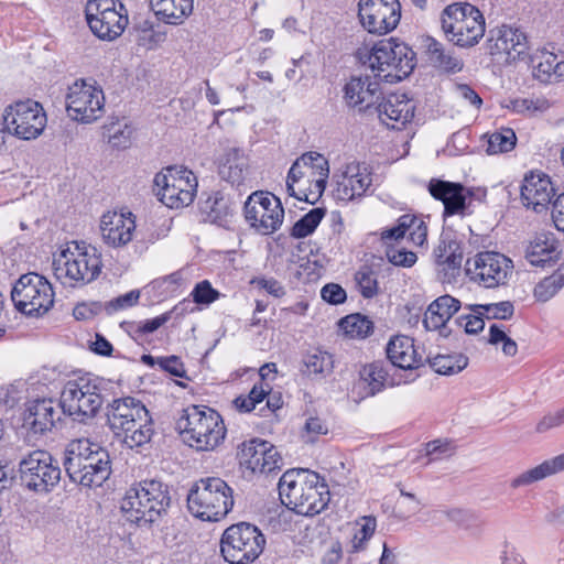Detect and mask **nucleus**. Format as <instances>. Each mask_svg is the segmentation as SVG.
<instances>
[{"label":"nucleus","instance_id":"obj_60","mask_svg":"<svg viewBox=\"0 0 564 564\" xmlns=\"http://www.w3.org/2000/svg\"><path fill=\"white\" fill-rule=\"evenodd\" d=\"M119 3L121 2L118 0H88L85 8L86 20L89 21L116 9Z\"/></svg>","mask_w":564,"mask_h":564},{"label":"nucleus","instance_id":"obj_55","mask_svg":"<svg viewBox=\"0 0 564 564\" xmlns=\"http://www.w3.org/2000/svg\"><path fill=\"white\" fill-rule=\"evenodd\" d=\"M317 154L318 153L316 152H307L304 153L299 159H296L292 166L290 167L286 178L297 183L306 175V171H304V169L310 170L312 172V169L315 163L314 156H317Z\"/></svg>","mask_w":564,"mask_h":564},{"label":"nucleus","instance_id":"obj_16","mask_svg":"<svg viewBox=\"0 0 564 564\" xmlns=\"http://www.w3.org/2000/svg\"><path fill=\"white\" fill-rule=\"evenodd\" d=\"M4 129L22 140H33L46 126V113L41 104L32 99L19 100L4 108Z\"/></svg>","mask_w":564,"mask_h":564},{"label":"nucleus","instance_id":"obj_54","mask_svg":"<svg viewBox=\"0 0 564 564\" xmlns=\"http://www.w3.org/2000/svg\"><path fill=\"white\" fill-rule=\"evenodd\" d=\"M140 299V291L139 290H131L130 292L119 295L116 299H112L111 301L106 302L102 304V308L108 315H111L118 311L126 310L129 307H132L137 305L138 301Z\"/></svg>","mask_w":564,"mask_h":564},{"label":"nucleus","instance_id":"obj_2","mask_svg":"<svg viewBox=\"0 0 564 564\" xmlns=\"http://www.w3.org/2000/svg\"><path fill=\"white\" fill-rule=\"evenodd\" d=\"M63 465L73 482L88 488L101 486L111 474L108 452L87 438L67 445Z\"/></svg>","mask_w":564,"mask_h":564},{"label":"nucleus","instance_id":"obj_6","mask_svg":"<svg viewBox=\"0 0 564 564\" xmlns=\"http://www.w3.org/2000/svg\"><path fill=\"white\" fill-rule=\"evenodd\" d=\"M101 268L100 253L95 247L85 242H72L53 260L56 279L73 288L95 281Z\"/></svg>","mask_w":564,"mask_h":564},{"label":"nucleus","instance_id":"obj_25","mask_svg":"<svg viewBox=\"0 0 564 564\" xmlns=\"http://www.w3.org/2000/svg\"><path fill=\"white\" fill-rule=\"evenodd\" d=\"M135 220L131 213L108 212L100 220V231L106 245L113 248L126 246L132 240L135 231Z\"/></svg>","mask_w":564,"mask_h":564},{"label":"nucleus","instance_id":"obj_10","mask_svg":"<svg viewBox=\"0 0 564 564\" xmlns=\"http://www.w3.org/2000/svg\"><path fill=\"white\" fill-rule=\"evenodd\" d=\"M265 538L253 524L239 522L228 527L220 539V553L229 564H249L263 552Z\"/></svg>","mask_w":564,"mask_h":564},{"label":"nucleus","instance_id":"obj_24","mask_svg":"<svg viewBox=\"0 0 564 564\" xmlns=\"http://www.w3.org/2000/svg\"><path fill=\"white\" fill-rule=\"evenodd\" d=\"M435 262L443 281H455L462 271L463 249L456 235L452 231H443L438 245L434 249Z\"/></svg>","mask_w":564,"mask_h":564},{"label":"nucleus","instance_id":"obj_44","mask_svg":"<svg viewBox=\"0 0 564 564\" xmlns=\"http://www.w3.org/2000/svg\"><path fill=\"white\" fill-rule=\"evenodd\" d=\"M388 370L381 361H375L362 367L360 378L369 388V395L380 392L387 382Z\"/></svg>","mask_w":564,"mask_h":564},{"label":"nucleus","instance_id":"obj_8","mask_svg":"<svg viewBox=\"0 0 564 564\" xmlns=\"http://www.w3.org/2000/svg\"><path fill=\"white\" fill-rule=\"evenodd\" d=\"M106 386V381L99 377L68 380L61 394L63 413L79 422L94 417L108 395Z\"/></svg>","mask_w":564,"mask_h":564},{"label":"nucleus","instance_id":"obj_46","mask_svg":"<svg viewBox=\"0 0 564 564\" xmlns=\"http://www.w3.org/2000/svg\"><path fill=\"white\" fill-rule=\"evenodd\" d=\"M133 128L127 121L111 122L105 127L108 143L116 149H127L132 143Z\"/></svg>","mask_w":564,"mask_h":564},{"label":"nucleus","instance_id":"obj_12","mask_svg":"<svg viewBox=\"0 0 564 564\" xmlns=\"http://www.w3.org/2000/svg\"><path fill=\"white\" fill-rule=\"evenodd\" d=\"M61 474L57 462L43 449L29 452L19 463L21 485L37 495L52 492L61 481Z\"/></svg>","mask_w":564,"mask_h":564},{"label":"nucleus","instance_id":"obj_15","mask_svg":"<svg viewBox=\"0 0 564 564\" xmlns=\"http://www.w3.org/2000/svg\"><path fill=\"white\" fill-rule=\"evenodd\" d=\"M431 196L443 203V217L454 215L466 216L471 214L475 200L482 202L487 192L480 187H466L458 182L432 178L427 185Z\"/></svg>","mask_w":564,"mask_h":564},{"label":"nucleus","instance_id":"obj_27","mask_svg":"<svg viewBox=\"0 0 564 564\" xmlns=\"http://www.w3.org/2000/svg\"><path fill=\"white\" fill-rule=\"evenodd\" d=\"M61 403L56 404L52 399L32 401L24 415V424L34 434H43L51 431L56 421L61 419Z\"/></svg>","mask_w":564,"mask_h":564},{"label":"nucleus","instance_id":"obj_11","mask_svg":"<svg viewBox=\"0 0 564 564\" xmlns=\"http://www.w3.org/2000/svg\"><path fill=\"white\" fill-rule=\"evenodd\" d=\"M52 284L43 275L29 272L14 283L11 300L14 307L26 316H42L54 305Z\"/></svg>","mask_w":564,"mask_h":564},{"label":"nucleus","instance_id":"obj_37","mask_svg":"<svg viewBox=\"0 0 564 564\" xmlns=\"http://www.w3.org/2000/svg\"><path fill=\"white\" fill-rule=\"evenodd\" d=\"M424 46L427 59L433 67L449 74H455L463 69V61L446 50L441 42L427 36L424 40Z\"/></svg>","mask_w":564,"mask_h":564},{"label":"nucleus","instance_id":"obj_19","mask_svg":"<svg viewBox=\"0 0 564 564\" xmlns=\"http://www.w3.org/2000/svg\"><path fill=\"white\" fill-rule=\"evenodd\" d=\"M358 17L361 25L373 34H387L401 19L399 0H359Z\"/></svg>","mask_w":564,"mask_h":564},{"label":"nucleus","instance_id":"obj_13","mask_svg":"<svg viewBox=\"0 0 564 564\" xmlns=\"http://www.w3.org/2000/svg\"><path fill=\"white\" fill-rule=\"evenodd\" d=\"M159 199L170 208H181L193 203L197 191V178L184 167L169 166L154 176Z\"/></svg>","mask_w":564,"mask_h":564},{"label":"nucleus","instance_id":"obj_45","mask_svg":"<svg viewBox=\"0 0 564 564\" xmlns=\"http://www.w3.org/2000/svg\"><path fill=\"white\" fill-rule=\"evenodd\" d=\"M564 286V264L554 273L544 278L534 288V297L540 302H547Z\"/></svg>","mask_w":564,"mask_h":564},{"label":"nucleus","instance_id":"obj_36","mask_svg":"<svg viewBox=\"0 0 564 564\" xmlns=\"http://www.w3.org/2000/svg\"><path fill=\"white\" fill-rule=\"evenodd\" d=\"M237 206L235 195L226 188L213 191L204 203L203 209L208 218L216 224L221 225L232 216Z\"/></svg>","mask_w":564,"mask_h":564},{"label":"nucleus","instance_id":"obj_33","mask_svg":"<svg viewBox=\"0 0 564 564\" xmlns=\"http://www.w3.org/2000/svg\"><path fill=\"white\" fill-rule=\"evenodd\" d=\"M460 308V302L451 296L442 295L434 300L426 308L423 325L426 330H441L446 323Z\"/></svg>","mask_w":564,"mask_h":564},{"label":"nucleus","instance_id":"obj_58","mask_svg":"<svg viewBox=\"0 0 564 564\" xmlns=\"http://www.w3.org/2000/svg\"><path fill=\"white\" fill-rule=\"evenodd\" d=\"M470 310H471V313L459 315L455 319V323L459 327H463L467 334H477L480 330H482L485 327V322H484L485 315L482 313H476L473 310V306L470 307Z\"/></svg>","mask_w":564,"mask_h":564},{"label":"nucleus","instance_id":"obj_38","mask_svg":"<svg viewBox=\"0 0 564 564\" xmlns=\"http://www.w3.org/2000/svg\"><path fill=\"white\" fill-rule=\"evenodd\" d=\"M154 14L167 24H180L193 11V0H150Z\"/></svg>","mask_w":564,"mask_h":564},{"label":"nucleus","instance_id":"obj_30","mask_svg":"<svg viewBox=\"0 0 564 564\" xmlns=\"http://www.w3.org/2000/svg\"><path fill=\"white\" fill-rule=\"evenodd\" d=\"M387 357L392 366L401 369H416L423 365V357L417 352L413 338L404 335L390 339Z\"/></svg>","mask_w":564,"mask_h":564},{"label":"nucleus","instance_id":"obj_53","mask_svg":"<svg viewBox=\"0 0 564 564\" xmlns=\"http://www.w3.org/2000/svg\"><path fill=\"white\" fill-rule=\"evenodd\" d=\"M191 296L196 304L209 305L220 297L219 291L212 286L208 280H203L194 286Z\"/></svg>","mask_w":564,"mask_h":564},{"label":"nucleus","instance_id":"obj_42","mask_svg":"<svg viewBox=\"0 0 564 564\" xmlns=\"http://www.w3.org/2000/svg\"><path fill=\"white\" fill-rule=\"evenodd\" d=\"M430 366L440 375L451 376L460 372L468 365V358L463 354L437 355L429 357Z\"/></svg>","mask_w":564,"mask_h":564},{"label":"nucleus","instance_id":"obj_14","mask_svg":"<svg viewBox=\"0 0 564 564\" xmlns=\"http://www.w3.org/2000/svg\"><path fill=\"white\" fill-rule=\"evenodd\" d=\"M465 271L474 283L496 289L508 283L513 272V262L500 252L480 251L467 259Z\"/></svg>","mask_w":564,"mask_h":564},{"label":"nucleus","instance_id":"obj_62","mask_svg":"<svg viewBox=\"0 0 564 564\" xmlns=\"http://www.w3.org/2000/svg\"><path fill=\"white\" fill-rule=\"evenodd\" d=\"M184 278L182 271H175L166 276L153 282L154 288L162 289L165 294H172L183 284Z\"/></svg>","mask_w":564,"mask_h":564},{"label":"nucleus","instance_id":"obj_63","mask_svg":"<svg viewBox=\"0 0 564 564\" xmlns=\"http://www.w3.org/2000/svg\"><path fill=\"white\" fill-rule=\"evenodd\" d=\"M283 459L278 449L271 444L265 457L261 458L259 474H270L279 470Z\"/></svg>","mask_w":564,"mask_h":564},{"label":"nucleus","instance_id":"obj_56","mask_svg":"<svg viewBox=\"0 0 564 564\" xmlns=\"http://www.w3.org/2000/svg\"><path fill=\"white\" fill-rule=\"evenodd\" d=\"M314 159L315 163L312 169L311 175L317 176V178L314 180V188L317 194L316 197H319L326 187L329 174V166L328 161L322 154L318 153L317 156H314Z\"/></svg>","mask_w":564,"mask_h":564},{"label":"nucleus","instance_id":"obj_47","mask_svg":"<svg viewBox=\"0 0 564 564\" xmlns=\"http://www.w3.org/2000/svg\"><path fill=\"white\" fill-rule=\"evenodd\" d=\"M305 366V372L307 375H321L326 377L332 373L334 368V359L333 356L323 350H315L313 352H308L304 356L303 359Z\"/></svg>","mask_w":564,"mask_h":564},{"label":"nucleus","instance_id":"obj_57","mask_svg":"<svg viewBox=\"0 0 564 564\" xmlns=\"http://www.w3.org/2000/svg\"><path fill=\"white\" fill-rule=\"evenodd\" d=\"M405 216H408L411 220L406 221L409 224V229H406L409 239L415 246H423L427 237V227L424 220L412 214H405Z\"/></svg>","mask_w":564,"mask_h":564},{"label":"nucleus","instance_id":"obj_64","mask_svg":"<svg viewBox=\"0 0 564 564\" xmlns=\"http://www.w3.org/2000/svg\"><path fill=\"white\" fill-rule=\"evenodd\" d=\"M321 296L329 304H341L346 301V291L336 283H328L321 290Z\"/></svg>","mask_w":564,"mask_h":564},{"label":"nucleus","instance_id":"obj_5","mask_svg":"<svg viewBox=\"0 0 564 564\" xmlns=\"http://www.w3.org/2000/svg\"><path fill=\"white\" fill-rule=\"evenodd\" d=\"M183 441L196 451H214L226 436L220 414L205 405H192L177 420Z\"/></svg>","mask_w":564,"mask_h":564},{"label":"nucleus","instance_id":"obj_28","mask_svg":"<svg viewBox=\"0 0 564 564\" xmlns=\"http://www.w3.org/2000/svg\"><path fill=\"white\" fill-rule=\"evenodd\" d=\"M533 75L543 83L561 80L564 78V52L539 48L531 55Z\"/></svg>","mask_w":564,"mask_h":564},{"label":"nucleus","instance_id":"obj_59","mask_svg":"<svg viewBox=\"0 0 564 564\" xmlns=\"http://www.w3.org/2000/svg\"><path fill=\"white\" fill-rule=\"evenodd\" d=\"M360 527L356 530L354 534V549L362 550L365 543L373 535L377 522L373 517H364L361 519Z\"/></svg>","mask_w":564,"mask_h":564},{"label":"nucleus","instance_id":"obj_20","mask_svg":"<svg viewBox=\"0 0 564 564\" xmlns=\"http://www.w3.org/2000/svg\"><path fill=\"white\" fill-rule=\"evenodd\" d=\"M487 50L492 56H503L505 62H512L528 53L529 42L519 28L501 25L489 31Z\"/></svg>","mask_w":564,"mask_h":564},{"label":"nucleus","instance_id":"obj_22","mask_svg":"<svg viewBox=\"0 0 564 564\" xmlns=\"http://www.w3.org/2000/svg\"><path fill=\"white\" fill-rule=\"evenodd\" d=\"M371 184V172L365 163H348L345 171L337 176L334 197L337 200L350 202L361 197Z\"/></svg>","mask_w":564,"mask_h":564},{"label":"nucleus","instance_id":"obj_9","mask_svg":"<svg viewBox=\"0 0 564 564\" xmlns=\"http://www.w3.org/2000/svg\"><path fill=\"white\" fill-rule=\"evenodd\" d=\"M441 21L447 40L460 47L474 46L485 34L484 17L469 3L447 6Z\"/></svg>","mask_w":564,"mask_h":564},{"label":"nucleus","instance_id":"obj_40","mask_svg":"<svg viewBox=\"0 0 564 564\" xmlns=\"http://www.w3.org/2000/svg\"><path fill=\"white\" fill-rule=\"evenodd\" d=\"M270 445L269 442L258 438L243 442L238 453L240 465L253 474L259 473L261 458L265 457Z\"/></svg>","mask_w":564,"mask_h":564},{"label":"nucleus","instance_id":"obj_41","mask_svg":"<svg viewBox=\"0 0 564 564\" xmlns=\"http://www.w3.org/2000/svg\"><path fill=\"white\" fill-rule=\"evenodd\" d=\"M339 327L350 338L364 339L373 333V322L359 313L343 317Z\"/></svg>","mask_w":564,"mask_h":564},{"label":"nucleus","instance_id":"obj_18","mask_svg":"<svg viewBox=\"0 0 564 564\" xmlns=\"http://www.w3.org/2000/svg\"><path fill=\"white\" fill-rule=\"evenodd\" d=\"M245 217L261 235H271L280 229L284 209L280 199L269 192L257 191L245 203Z\"/></svg>","mask_w":564,"mask_h":564},{"label":"nucleus","instance_id":"obj_34","mask_svg":"<svg viewBox=\"0 0 564 564\" xmlns=\"http://www.w3.org/2000/svg\"><path fill=\"white\" fill-rule=\"evenodd\" d=\"M142 421H131L116 438L130 449H141L148 445L154 434L153 420L148 410H144Z\"/></svg>","mask_w":564,"mask_h":564},{"label":"nucleus","instance_id":"obj_23","mask_svg":"<svg viewBox=\"0 0 564 564\" xmlns=\"http://www.w3.org/2000/svg\"><path fill=\"white\" fill-rule=\"evenodd\" d=\"M521 199L525 207L536 213L547 209L556 195L555 187L549 175L542 172H530L522 181Z\"/></svg>","mask_w":564,"mask_h":564},{"label":"nucleus","instance_id":"obj_3","mask_svg":"<svg viewBox=\"0 0 564 564\" xmlns=\"http://www.w3.org/2000/svg\"><path fill=\"white\" fill-rule=\"evenodd\" d=\"M357 56L377 76L387 83H398L408 77L415 67V53L404 43L393 39L381 40L370 50H358Z\"/></svg>","mask_w":564,"mask_h":564},{"label":"nucleus","instance_id":"obj_26","mask_svg":"<svg viewBox=\"0 0 564 564\" xmlns=\"http://www.w3.org/2000/svg\"><path fill=\"white\" fill-rule=\"evenodd\" d=\"M144 410H148L145 405L131 397L113 400L107 410L109 429L117 436L131 421L141 422Z\"/></svg>","mask_w":564,"mask_h":564},{"label":"nucleus","instance_id":"obj_39","mask_svg":"<svg viewBox=\"0 0 564 564\" xmlns=\"http://www.w3.org/2000/svg\"><path fill=\"white\" fill-rule=\"evenodd\" d=\"M564 470V453L551 459H546L540 465L521 473L514 477L510 486L512 488H520L529 486L533 482L540 481L549 476L555 475Z\"/></svg>","mask_w":564,"mask_h":564},{"label":"nucleus","instance_id":"obj_61","mask_svg":"<svg viewBox=\"0 0 564 564\" xmlns=\"http://www.w3.org/2000/svg\"><path fill=\"white\" fill-rule=\"evenodd\" d=\"M408 220L411 221L405 214L399 217L395 226L384 229L381 232V240L384 243H390L391 241H397L403 238L406 235V229H409Z\"/></svg>","mask_w":564,"mask_h":564},{"label":"nucleus","instance_id":"obj_48","mask_svg":"<svg viewBox=\"0 0 564 564\" xmlns=\"http://www.w3.org/2000/svg\"><path fill=\"white\" fill-rule=\"evenodd\" d=\"M325 216V209L316 207L300 218L292 227L291 236L305 238L312 235Z\"/></svg>","mask_w":564,"mask_h":564},{"label":"nucleus","instance_id":"obj_1","mask_svg":"<svg viewBox=\"0 0 564 564\" xmlns=\"http://www.w3.org/2000/svg\"><path fill=\"white\" fill-rule=\"evenodd\" d=\"M278 488L281 502L303 516L319 513L330 500L328 486L314 471L288 470L280 478Z\"/></svg>","mask_w":564,"mask_h":564},{"label":"nucleus","instance_id":"obj_49","mask_svg":"<svg viewBox=\"0 0 564 564\" xmlns=\"http://www.w3.org/2000/svg\"><path fill=\"white\" fill-rule=\"evenodd\" d=\"M517 143V137L511 128H500L492 132L488 139L487 152L498 154L511 151Z\"/></svg>","mask_w":564,"mask_h":564},{"label":"nucleus","instance_id":"obj_31","mask_svg":"<svg viewBox=\"0 0 564 564\" xmlns=\"http://www.w3.org/2000/svg\"><path fill=\"white\" fill-rule=\"evenodd\" d=\"M91 32L101 40L112 41L120 36L128 24L127 9L122 3L104 14L87 21Z\"/></svg>","mask_w":564,"mask_h":564},{"label":"nucleus","instance_id":"obj_43","mask_svg":"<svg viewBox=\"0 0 564 564\" xmlns=\"http://www.w3.org/2000/svg\"><path fill=\"white\" fill-rule=\"evenodd\" d=\"M185 301L181 302L180 304L175 305L172 310L154 317L151 319H144L140 322H132L128 326V333L133 336L134 338H141L147 334H152L155 330H158L161 326H163L165 323H167L172 315L177 312L181 305H183Z\"/></svg>","mask_w":564,"mask_h":564},{"label":"nucleus","instance_id":"obj_51","mask_svg":"<svg viewBox=\"0 0 564 564\" xmlns=\"http://www.w3.org/2000/svg\"><path fill=\"white\" fill-rule=\"evenodd\" d=\"M476 313H482L488 319H510L514 314L513 303L510 301H502L489 304L473 305Z\"/></svg>","mask_w":564,"mask_h":564},{"label":"nucleus","instance_id":"obj_17","mask_svg":"<svg viewBox=\"0 0 564 564\" xmlns=\"http://www.w3.org/2000/svg\"><path fill=\"white\" fill-rule=\"evenodd\" d=\"M66 111L70 119L82 123L100 119L105 112L102 89L86 79H77L68 87Z\"/></svg>","mask_w":564,"mask_h":564},{"label":"nucleus","instance_id":"obj_21","mask_svg":"<svg viewBox=\"0 0 564 564\" xmlns=\"http://www.w3.org/2000/svg\"><path fill=\"white\" fill-rule=\"evenodd\" d=\"M380 78L371 75H352L343 87V99L347 107L366 111L382 98Z\"/></svg>","mask_w":564,"mask_h":564},{"label":"nucleus","instance_id":"obj_7","mask_svg":"<svg viewBox=\"0 0 564 564\" xmlns=\"http://www.w3.org/2000/svg\"><path fill=\"white\" fill-rule=\"evenodd\" d=\"M189 512L204 521H219L234 507L232 489L219 477L197 480L187 495Z\"/></svg>","mask_w":564,"mask_h":564},{"label":"nucleus","instance_id":"obj_4","mask_svg":"<svg viewBox=\"0 0 564 564\" xmlns=\"http://www.w3.org/2000/svg\"><path fill=\"white\" fill-rule=\"evenodd\" d=\"M170 503L167 486L151 479L143 480L127 490L121 510L128 521L142 527L158 521L166 513Z\"/></svg>","mask_w":564,"mask_h":564},{"label":"nucleus","instance_id":"obj_52","mask_svg":"<svg viewBox=\"0 0 564 564\" xmlns=\"http://www.w3.org/2000/svg\"><path fill=\"white\" fill-rule=\"evenodd\" d=\"M357 285L365 299H372L378 293L376 273L369 267H361L355 275Z\"/></svg>","mask_w":564,"mask_h":564},{"label":"nucleus","instance_id":"obj_35","mask_svg":"<svg viewBox=\"0 0 564 564\" xmlns=\"http://www.w3.org/2000/svg\"><path fill=\"white\" fill-rule=\"evenodd\" d=\"M558 241L552 234L542 232L530 241L525 249V259L535 267H544L557 259L560 254Z\"/></svg>","mask_w":564,"mask_h":564},{"label":"nucleus","instance_id":"obj_32","mask_svg":"<svg viewBox=\"0 0 564 564\" xmlns=\"http://www.w3.org/2000/svg\"><path fill=\"white\" fill-rule=\"evenodd\" d=\"M248 159L238 148H229L219 161L218 173L221 180L239 187L248 175Z\"/></svg>","mask_w":564,"mask_h":564},{"label":"nucleus","instance_id":"obj_50","mask_svg":"<svg viewBox=\"0 0 564 564\" xmlns=\"http://www.w3.org/2000/svg\"><path fill=\"white\" fill-rule=\"evenodd\" d=\"M270 387L262 381L256 383L247 397L240 395L234 400V405L240 412H251L269 394Z\"/></svg>","mask_w":564,"mask_h":564},{"label":"nucleus","instance_id":"obj_29","mask_svg":"<svg viewBox=\"0 0 564 564\" xmlns=\"http://www.w3.org/2000/svg\"><path fill=\"white\" fill-rule=\"evenodd\" d=\"M380 120L394 128L395 123L404 124L414 116V105L405 95H390L377 104Z\"/></svg>","mask_w":564,"mask_h":564}]
</instances>
